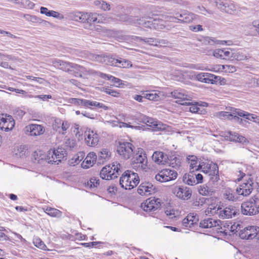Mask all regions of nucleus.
Here are the masks:
<instances>
[{
    "mask_svg": "<svg viewBox=\"0 0 259 259\" xmlns=\"http://www.w3.org/2000/svg\"><path fill=\"white\" fill-rule=\"evenodd\" d=\"M52 63L55 67L67 72L75 76L82 77V74H90L92 73V70H87L85 67L75 63L59 59L53 60Z\"/></svg>",
    "mask_w": 259,
    "mask_h": 259,
    "instance_id": "nucleus-1",
    "label": "nucleus"
},
{
    "mask_svg": "<svg viewBox=\"0 0 259 259\" xmlns=\"http://www.w3.org/2000/svg\"><path fill=\"white\" fill-rule=\"evenodd\" d=\"M139 181L138 174L131 170H126L120 177L119 184L126 190H131L139 184Z\"/></svg>",
    "mask_w": 259,
    "mask_h": 259,
    "instance_id": "nucleus-2",
    "label": "nucleus"
},
{
    "mask_svg": "<svg viewBox=\"0 0 259 259\" xmlns=\"http://www.w3.org/2000/svg\"><path fill=\"white\" fill-rule=\"evenodd\" d=\"M200 169L202 172L208 175L209 181L212 183H217L220 180L219 167L216 163L212 162H202Z\"/></svg>",
    "mask_w": 259,
    "mask_h": 259,
    "instance_id": "nucleus-3",
    "label": "nucleus"
},
{
    "mask_svg": "<svg viewBox=\"0 0 259 259\" xmlns=\"http://www.w3.org/2000/svg\"><path fill=\"white\" fill-rule=\"evenodd\" d=\"M259 198L255 196V194L252 196L248 200L243 202L241 206V211L243 215L252 216L257 214L256 203Z\"/></svg>",
    "mask_w": 259,
    "mask_h": 259,
    "instance_id": "nucleus-4",
    "label": "nucleus"
},
{
    "mask_svg": "<svg viewBox=\"0 0 259 259\" xmlns=\"http://www.w3.org/2000/svg\"><path fill=\"white\" fill-rule=\"evenodd\" d=\"M146 154L141 152L135 154L132 159V166L137 171L146 170L148 168Z\"/></svg>",
    "mask_w": 259,
    "mask_h": 259,
    "instance_id": "nucleus-5",
    "label": "nucleus"
},
{
    "mask_svg": "<svg viewBox=\"0 0 259 259\" xmlns=\"http://www.w3.org/2000/svg\"><path fill=\"white\" fill-rule=\"evenodd\" d=\"M120 164L114 163L112 166L106 165L100 171V177L104 180H109L117 177L120 170Z\"/></svg>",
    "mask_w": 259,
    "mask_h": 259,
    "instance_id": "nucleus-6",
    "label": "nucleus"
},
{
    "mask_svg": "<svg viewBox=\"0 0 259 259\" xmlns=\"http://www.w3.org/2000/svg\"><path fill=\"white\" fill-rule=\"evenodd\" d=\"M134 146L129 142H119L117 147V152L121 158L128 159L131 158L134 153Z\"/></svg>",
    "mask_w": 259,
    "mask_h": 259,
    "instance_id": "nucleus-7",
    "label": "nucleus"
},
{
    "mask_svg": "<svg viewBox=\"0 0 259 259\" xmlns=\"http://www.w3.org/2000/svg\"><path fill=\"white\" fill-rule=\"evenodd\" d=\"M178 176L176 171L168 168L163 169L155 176L156 181L160 182H166L175 180Z\"/></svg>",
    "mask_w": 259,
    "mask_h": 259,
    "instance_id": "nucleus-8",
    "label": "nucleus"
},
{
    "mask_svg": "<svg viewBox=\"0 0 259 259\" xmlns=\"http://www.w3.org/2000/svg\"><path fill=\"white\" fill-rule=\"evenodd\" d=\"M253 181L252 178L248 177L245 182L240 185L236 189V192L239 195L247 197L249 196L253 190Z\"/></svg>",
    "mask_w": 259,
    "mask_h": 259,
    "instance_id": "nucleus-9",
    "label": "nucleus"
},
{
    "mask_svg": "<svg viewBox=\"0 0 259 259\" xmlns=\"http://www.w3.org/2000/svg\"><path fill=\"white\" fill-rule=\"evenodd\" d=\"M141 121L147 126L151 127L153 131H164L167 127L166 124L146 116H143L141 117Z\"/></svg>",
    "mask_w": 259,
    "mask_h": 259,
    "instance_id": "nucleus-10",
    "label": "nucleus"
},
{
    "mask_svg": "<svg viewBox=\"0 0 259 259\" xmlns=\"http://www.w3.org/2000/svg\"><path fill=\"white\" fill-rule=\"evenodd\" d=\"M171 96L175 99H177L176 102L183 105H188L191 104L190 96L186 93L185 91L182 89L176 90L170 93Z\"/></svg>",
    "mask_w": 259,
    "mask_h": 259,
    "instance_id": "nucleus-11",
    "label": "nucleus"
},
{
    "mask_svg": "<svg viewBox=\"0 0 259 259\" xmlns=\"http://www.w3.org/2000/svg\"><path fill=\"white\" fill-rule=\"evenodd\" d=\"M258 228L255 226H249L240 230L238 235L242 239H252L257 234Z\"/></svg>",
    "mask_w": 259,
    "mask_h": 259,
    "instance_id": "nucleus-12",
    "label": "nucleus"
},
{
    "mask_svg": "<svg viewBox=\"0 0 259 259\" xmlns=\"http://www.w3.org/2000/svg\"><path fill=\"white\" fill-rule=\"evenodd\" d=\"M172 192L177 197L183 200H188L192 195L191 189L184 186H175L173 188Z\"/></svg>",
    "mask_w": 259,
    "mask_h": 259,
    "instance_id": "nucleus-13",
    "label": "nucleus"
},
{
    "mask_svg": "<svg viewBox=\"0 0 259 259\" xmlns=\"http://www.w3.org/2000/svg\"><path fill=\"white\" fill-rule=\"evenodd\" d=\"M15 121L12 116L0 114V128L6 132L12 130L15 125Z\"/></svg>",
    "mask_w": 259,
    "mask_h": 259,
    "instance_id": "nucleus-14",
    "label": "nucleus"
},
{
    "mask_svg": "<svg viewBox=\"0 0 259 259\" xmlns=\"http://www.w3.org/2000/svg\"><path fill=\"white\" fill-rule=\"evenodd\" d=\"M218 210L219 216L221 219H229L236 216L239 214V209L234 206L229 205L223 209L219 207Z\"/></svg>",
    "mask_w": 259,
    "mask_h": 259,
    "instance_id": "nucleus-15",
    "label": "nucleus"
},
{
    "mask_svg": "<svg viewBox=\"0 0 259 259\" xmlns=\"http://www.w3.org/2000/svg\"><path fill=\"white\" fill-rule=\"evenodd\" d=\"M85 141L87 145L92 147L97 146L99 142L98 134L92 130H89L85 132Z\"/></svg>",
    "mask_w": 259,
    "mask_h": 259,
    "instance_id": "nucleus-16",
    "label": "nucleus"
},
{
    "mask_svg": "<svg viewBox=\"0 0 259 259\" xmlns=\"http://www.w3.org/2000/svg\"><path fill=\"white\" fill-rule=\"evenodd\" d=\"M158 199L149 198L141 205V208L145 211H151L160 208L161 204Z\"/></svg>",
    "mask_w": 259,
    "mask_h": 259,
    "instance_id": "nucleus-17",
    "label": "nucleus"
},
{
    "mask_svg": "<svg viewBox=\"0 0 259 259\" xmlns=\"http://www.w3.org/2000/svg\"><path fill=\"white\" fill-rule=\"evenodd\" d=\"M176 16L170 17L171 19H178L179 22L190 23L195 19L196 15L186 10H182L180 13L175 14Z\"/></svg>",
    "mask_w": 259,
    "mask_h": 259,
    "instance_id": "nucleus-18",
    "label": "nucleus"
},
{
    "mask_svg": "<svg viewBox=\"0 0 259 259\" xmlns=\"http://www.w3.org/2000/svg\"><path fill=\"white\" fill-rule=\"evenodd\" d=\"M155 187L150 182H143L139 186L137 192L141 196H149L155 192Z\"/></svg>",
    "mask_w": 259,
    "mask_h": 259,
    "instance_id": "nucleus-19",
    "label": "nucleus"
},
{
    "mask_svg": "<svg viewBox=\"0 0 259 259\" xmlns=\"http://www.w3.org/2000/svg\"><path fill=\"white\" fill-rule=\"evenodd\" d=\"M65 152L62 148H58L52 152L51 156H48V163L58 164L65 157Z\"/></svg>",
    "mask_w": 259,
    "mask_h": 259,
    "instance_id": "nucleus-20",
    "label": "nucleus"
},
{
    "mask_svg": "<svg viewBox=\"0 0 259 259\" xmlns=\"http://www.w3.org/2000/svg\"><path fill=\"white\" fill-rule=\"evenodd\" d=\"M44 132V127L39 124H30L25 127V133L30 136H38Z\"/></svg>",
    "mask_w": 259,
    "mask_h": 259,
    "instance_id": "nucleus-21",
    "label": "nucleus"
},
{
    "mask_svg": "<svg viewBox=\"0 0 259 259\" xmlns=\"http://www.w3.org/2000/svg\"><path fill=\"white\" fill-rule=\"evenodd\" d=\"M96 59L97 61L107 65L116 66L117 65V58L113 55H98Z\"/></svg>",
    "mask_w": 259,
    "mask_h": 259,
    "instance_id": "nucleus-22",
    "label": "nucleus"
},
{
    "mask_svg": "<svg viewBox=\"0 0 259 259\" xmlns=\"http://www.w3.org/2000/svg\"><path fill=\"white\" fill-rule=\"evenodd\" d=\"M152 159L158 164H165L168 162V156L161 151H155L152 156Z\"/></svg>",
    "mask_w": 259,
    "mask_h": 259,
    "instance_id": "nucleus-23",
    "label": "nucleus"
},
{
    "mask_svg": "<svg viewBox=\"0 0 259 259\" xmlns=\"http://www.w3.org/2000/svg\"><path fill=\"white\" fill-rule=\"evenodd\" d=\"M162 16L153 15L151 17L152 23H151V27L149 28H153L155 29L160 30L163 29L165 26V21L162 19Z\"/></svg>",
    "mask_w": 259,
    "mask_h": 259,
    "instance_id": "nucleus-24",
    "label": "nucleus"
},
{
    "mask_svg": "<svg viewBox=\"0 0 259 259\" xmlns=\"http://www.w3.org/2000/svg\"><path fill=\"white\" fill-rule=\"evenodd\" d=\"M97 159V155L94 152L89 153L81 163V167L83 168H89L92 166Z\"/></svg>",
    "mask_w": 259,
    "mask_h": 259,
    "instance_id": "nucleus-25",
    "label": "nucleus"
},
{
    "mask_svg": "<svg viewBox=\"0 0 259 259\" xmlns=\"http://www.w3.org/2000/svg\"><path fill=\"white\" fill-rule=\"evenodd\" d=\"M135 18V23H132V24H134L136 26H141L145 28H150L151 27L150 25L152 23L151 17L145 16L140 18H138L137 17H134Z\"/></svg>",
    "mask_w": 259,
    "mask_h": 259,
    "instance_id": "nucleus-26",
    "label": "nucleus"
},
{
    "mask_svg": "<svg viewBox=\"0 0 259 259\" xmlns=\"http://www.w3.org/2000/svg\"><path fill=\"white\" fill-rule=\"evenodd\" d=\"M220 221H218L212 218H207L201 221L199 223V226L201 228L208 229L219 226Z\"/></svg>",
    "mask_w": 259,
    "mask_h": 259,
    "instance_id": "nucleus-27",
    "label": "nucleus"
},
{
    "mask_svg": "<svg viewBox=\"0 0 259 259\" xmlns=\"http://www.w3.org/2000/svg\"><path fill=\"white\" fill-rule=\"evenodd\" d=\"M234 114H237L240 117H245L246 119L253 121L255 122H259V116L255 114H250L240 109H234Z\"/></svg>",
    "mask_w": 259,
    "mask_h": 259,
    "instance_id": "nucleus-28",
    "label": "nucleus"
},
{
    "mask_svg": "<svg viewBox=\"0 0 259 259\" xmlns=\"http://www.w3.org/2000/svg\"><path fill=\"white\" fill-rule=\"evenodd\" d=\"M187 159L190 164V171L193 172L194 171H198L200 169L202 166V163L199 164L198 165L197 164V158L194 155H189L187 157Z\"/></svg>",
    "mask_w": 259,
    "mask_h": 259,
    "instance_id": "nucleus-29",
    "label": "nucleus"
},
{
    "mask_svg": "<svg viewBox=\"0 0 259 259\" xmlns=\"http://www.w3.org/2000/svg\"><path fill=\"white\" fill-rule=\"evenodd\" d=\"M137 39L140 41H144L146 43H148L150 45L158 46L159 45L160 46H165L167 45L168 42L163 39L159 40L155 39L153 38H142L141 37H137Z\"/></svg>",
    "mask_w": 259,
    "mask_h": 259,
    "instance_id": "nucleus-30",
    "label": "nucleus"
},
{
    "mask_svg": "<svg viewBox=\"0 0 259 259\" xmlns=\"http://www.w3.org/2000/svg\"><path fill=\"white\" fill-rule=\"evenodd\" d=\"M213 56L222 59H231V52L226 49H216L213 51Z\"/></svg>",
    "mask_w": 259,
    "mask_h": 259,
    "instance_id": "nucleus-31",
    "label": "nucleus"
},
{
    "mask_svg": "<svg viewBox=\"0 0 259 259\" xmlns=\"http://www.w3.org/2000/svg\"><path fill=\"white\" fill-rule=\"evenodd\" d=\"M92 13L80 12L79 16V20L78 22L81 23H87L91 24L93 20H96Z\"/></svg>",
    "mask_w": 259,
    "mask_h": 259,
    "instance_id": "nucleus-32",
    "label": "nucleus"
},
{
    "mask_svg": "<svg viewBox=\"0 0 259 259\" xmlns=\"http://www.w3.org/2000/svg\"><path fill=\"white\" fill-rule=\"evenodd\" d=\"M245 27L249 29L248 34L253 35L255 33L258 35L259 32V20H256L253 21L251 24L245 25Z\"/></svg>",
    "mask_w": 259,
    "mask_h": 259,
    "instance_id": "nucleus-33",
    "label": "nucleus"
},
{
    "mask_svg": "<svg viewBox=\"0 0 259 259\" xmlns=\"http://www.w3.org/2000/svg\"><path fill=\"white\" fill-rule=\"evenodd\" d=\"M224 199L232 201H236L238 197L234 195L233 191L230 188H225L223 192Z\"/></svg>",
    "mask_w": 259,
    "mask_h": 259,
    "instance_id": "nucleus-34",
    "label": "nucleus"
},
{
    "mask_svg": "<svg viewBox=\"0 0 259 259\" xmlns=\"http://www.w3.org/2000/svg\"><path fill=\"white\" fill-rule=\"evenodd\" d=\"M250 58V56L249 55H246L241 52H231V60H232L242 61L249 59Z\"/></svg>",
    "mask_w": 259,
    "mask_h": 259,
    "instance_id": "nucleus-35",
    "label": "nucleus"
},
{
    "mask_svg": "<svg viewBox=\"0 0 259 259\" xmlns=\"http://www.w3.org/2000/svg\"><path fill=\"white\" fill-rule=\"evenodd\" d=\"M198 191L200 194L204 196L211 195L214 192L213 188L207 186L206 185L200 186Z\"/></svg>",
    "mask_w": 259,
    "mask_h": 259,
    "instance_id": "nucleus-36",
    "label": "nucleus"
},
{
    "mask_svg": "<svg viewBox=\"0 0 259 259\" xmlns=\"http://www.w3.org/2000/svg\"><path fill=\"white\" fill-rule=\"evenodd\" d=\"M117 60V62L116 67L128 68L130 67H132L133 66L132 62L128 60H126L121 58H118Z\"/></svg>",
    "mask_w": 259,
    "mask_h": 259,
    "instance_id": "nucleus-37",
    "label": "nucleus"
},
{
    "mask_svg": "<svg viewBox=\"0 0 259 259\" xmlns=\"http://www.w3.org/2000/svg\"><path fill=\"white\" fill-rule=\"evenodd\" d=\"M145 98L150 101H158L160 99V92L157 93L156 91H152L149 93H143Z\"/></svg>",
    "mask_w": 259,
    "mask_h": 259,
    "instance_id": "nucleus-38",
    "label": "nucleus"
},
{
    "mask_svg": "<svg viewBox=\"0 0 259 259\" xmlns=\"http://www.w3.org/2000/svg\"><path fill=\"white\" fill-rule=\"evenodd\" d=\"M93 15H95L94 17L96 18V20H93V22H96L98 23H107L109 22V19L107 16L105 14H98L97 13H93Z\"/></svg>",
    "mask_w": 259,
    "mask_h": 259,
    "instance_id": "nucleus-39",
    "label": "nucleus"
},
{
    "mask_svg": "<svg viewBox=\"0 0 259 259\" xmlns=\"http://www.w3.org/2000/svg\"><path fill=\"white\" fill-rule=\"evenodd\" d=\"M45 212L53 217L59 218L62 215V212L61 211L56 208L52 207L47 208L46 209Z\"/></svg>",
    "mask_w": 259,
    "mask_h": 259,
    "instance_id": "nucleus-40",
    "label": "nucleus"
},
{
    "mask_svg": "<svg viewBox=\"0 0 259 259\" xmlns=\"http://www.w3.org/2000/svg\"><path fill=\"white\" fill-rule=\"evenodd\" d=\"M99 159L104 160H107L111 156V152L107 149H103L98 154Z\"/></svg>",
    "mask_w": 259,
    "mask_h": 259,
    "instance_id": "nucleus-41",
    "label": "nucleus"
},
{
    "mask_svg": "<svg viewBox=\"0 0 259 259\" xmlns=\"http://www.w3.org/2000/svg\"><path fill=\"white\" fill-rule=\"evenodd\" d=\"M209 73L201 72L196 75V78L199 81L209 83Z\"/></svg>",
    "mask_w": 259,
    "mask_h": 259,
    "instance_id": "nucleus-42",
    "label": "nucleus"
},
{
    "mask_svg": "<svg viewBox=\"0 0 259 259\" xmlns=\"http://www.w3.org/2000/svg\"><path fill=\"white\" fill-rule=\"evenodd\" d=\"M15 2L21 4L23 8L27 9H32L35 6V4L29 0H15Z\"/></svg>",
    "mask_w": 259,
    "mask_h": 259,
    "instance_id": "nucleus-43",
    "label": "nucleus"
},
{
    "mask_svg": "<svg viewBox=\"0 0 259 259\" xmlns=\"http://www.w3.org/2000/svg\"><path fill=\"white\" fill-rule=\"evenodd\" d=\"M117 17H118V19L120 21L128 22L130 24L135 23V18L126 14L119 15L117 16Z\"/></svg>",
    "mask_w": 259,
    "mask_h": 259,
    "instance_id": "nucleus-44",
    "label": "nucleus"
},
{
    "mask_svg": "<svg viewBox=\"0 0 259 259\" xmlns=\"http://www.w3.org/2000/svg\"><path fill=\"white\" fill-rule=\"evenodd\" d=\"M94 4L99 7V8L104 11H109L110 10V5L104 1H96Z\"/></svg>",
    "mask_w": 259,
    "mask_h": 259,
    "instance_id": "nucleus-45",
    "label": "nucleus"
},
{
    "mask_svg": "<svg viewBox=\"0 0 259 259\" xmlns=\"http://www.w3.org/2000/svg\"><path fill=\"white\" fill-rule=\"evenodd\" d=\"M183 181L185 183L191 186L196 184L195 177L192 174H188L187 176H184L183 177Z\"/></svg>",
    "mask_w": 259,
    "mask_h": 259,
    "instance_id": "nucleus-46",
    "label": "nucleus"
},
{
    "mask_svg": "<svg viewBox=\"0 0 259 259\" xmlns=\"http://www.w3.org/2000/svg\"><path fill=\"white\" fill-rule=\"evenodd\" d=\"M100 76L101 77H102V78H107L108 80H111V81L118 84V86L120 85V82L121 81V80L118 78H116V77H115L113 76H112L111 75L103 73H100Z\"/></svg>",
    "mask_w": 259,
    "mask_h": 259,
    "instance_id": "nucleus-47",
    "label": "nucleus"
},
{
    "mask_svg": "<svg viewBox=\"0 0 259 259\" xmlns=\"http://www.w3.org/2000/svg\"><path fill=\"white\" fill-rule=\"evenodd\" d=\"M24 18H25L27 20L31 21L33 23H41L44 22L45 23H48L47 21L42 20L39 17H37L35 16H32L30 15H25Z\"/></svg>",
    "mask_w": 259,
    "mask_h": 259,
    "instance_id": "nucleus-48",
    "label": "nucleus"
},
{
    "mask_svg": "<svg viewBox=\"0 0 259 259\" xmlns=\"http://www.w3.org/2000/svg\"><path fill=\"white\" fill-rule=\"evenodd\" d=\"M100 180L98 179L96 177L91 178L89 181L87 183V186L90 188H97L98 186H99Z\"/></svg>",
    "mask_w": 259,
    "mask_h": 259,
    "instance_id": "nucleus-49",
    "label": "nucleus"
},
{
    "mask_svg": "<svg viewBox=\"0 0 259 259\" xmlns=\"http://www.w3.org/2000/svg\"><path fill=\"white\" fill-rule=\"evenodd\" d=\"M33 243L36 247L40 249L45 250L46 248V245L44 243V242L42 241V240L37 237H34L33 238Z\"/></svg>",
    "mask_w": 259,
    "mask_h": 259,
    "instance_id": "nucleus-50",
    "label": "nucleus"
},
{
    "mask_svg": "<svg viewBox=\"0 0 259 259\" xmlns=\"http://www.w3.org/2000/svg\"><path fill=\"white\" fill-rule=\"evenodd\" d=\"M102 92L106 93V94L114 97H118L119 96V93L117 91L111 89L108 87H103L101 90Z\"/></svg>",
    "mask_w": 259,
    "mask_h": 259,
    "instance_id": "nucleus-51",
    "label": "nucleus"
},
{
    "mask_svg": "<svg viewBox=\"0 0 259 259\" xmlns=\"http://www.w3.org/2000/svg\"><path fill=\"white\" fill-rule=\"evenodd\" d=\"M226 7V8L225 10V12L227 13L231 14L237 9V6L232 2H227Z\"/></svg>",
    "mask_w": 259,
    "mask_h": 259,
    "instance_id": "nucleus-52",
    "label": "nucleus"
},
{
    "mask_svg": "<svg viewBox=\"0 0 259 259\" xmlns=\"http://www.w3.org/2000/svg\"><path fill=\"white\" fill-rule=\"evenodd\" d=\"M27 152V149L25 146L21 145L19 147L16 152V155L20 157H22L25 156Z\"/></svg>",
    "mask_w": 259,
    "mask_h": 259,
    "instance_id": "nucleus-53",
    "label": "nucleus"
},
{
    "mask_svg": "<svg viewBox=\"0 0 259 259\" xmlns=\"http://www.w3.org/2000/svg\"><path fill=\"white\" fill-rule=\"evenodd\" d=\"M187 218L189 221L190 225L193 226L195 224H197L198 222V217L196 214L193 213H190L187 216Z\"/></svg>",
    "mask_w": 259,
    "mask_h": 259,
    "instance_id": "nucleus-54",
    "label": "nucleus"
},
{
    "mask_svg": "<svg viewBox=\"0 0 259 259\" xmlns=\"http://www.w3.org/2000/svg\"><path fill=\"white\" fill-rule=\"evenodd\" d=\"M84 153L83 152H80L77 154L76 155H75L73 158H72L71 162L72 164L74 165L78 164L83 158Z\"/></svg>",
    "mask_w": 259,
    "mask_h": 259,
    "instance_id": "nucleus-55",
    "label": "nucleus"
},
{
    "mask_svg": "<svg viewBox=\"0 0 259 259\" xmlns=\"http://www.w3.org/2000/svg\"><path fill=\"white\" fill-rule=\"evenodd\" d=\"M62 120L59 118H56L54 120L53 123V128L56 131H58L59 133H61L60 130L61 124Z\"/></svg>",
    "mask_w": 259,
    "mask_h": 259,
    "instance_id": "nucleus-56",
    "label": "nucleus"
},
{
    "mask_svg": "<svg viewBox=\"0 0 259 259\" xmlns=\"http://www.w3.org/2000/svg\"><path fill=\"white\" fill-rule=\"evenodd\" d=\"M33 158L35 160V162L39 163L41 160L45 158V155L40 153V151H35L33 154Z\"/></svg>",
    "mask_w": 259,
    "mask_h": 259,
    "instance_id": "nucleus-57",
    "label": "nucleus"
},
{
    "mask_svg": "<svg viewBox=\"0 0 259 259\" xmlns=\"http://www.w3.org/2000/svg\"><path fill=\"white\" fill-rule=\"evenodd\" d=\"M169 164L174 168H178L181 165V161L179 158L175 157L170 160Z\"/></svg>",
    "mask_w": 259,
    "mask_h": 259,
    "instance_id": "nucleus-58",
    "label": "nucleus"
},
{
    "mask_svg": "<svg viewBox=\"0 0 259 259\" xmlns=\"http://www.w3.org/2000/svg\"><path fill=\"white\" fill-rule=\"evenodd\" d=\"M69 127L70 124L68 121L62 120L60 127V130L61 131V133L65 134L66 133V131Z\"/></svg>",
    "mask_w": 259,
    "mask_h": 259,
    "instance_id": "nucleus-59",
    "label": "nucleus"
},
{
    "mask_svg": "<svg viewBox=\"0 0 259 259\" xmlns=\"http://www.w3.org/2000/svg\"><path fill=\"white\" fill-rule=\"evenodd\" d=\"M223 71L233 73L236 71V67L231 65H223Z\"/></svg>",
    "mask_w": 259,
    "mask_h": 259,
    "instance_id": "nucleus-60",
    "label": "nucleus"
},
{
    "mask_svg": "<svg viewBox=\"0 0 259 259\" xmlns=\"http://www.w3.org/2000/svg\"><path fill=\"white\" fill-rule=\"evenodd\" d=\"M208 77L209 79H210L209 83L211 84L217 83L220 81V80L221 79L220 76H217L210 73H209V75H208Z\"/></svg>",
    "mask_w": 259,
    "mask_h": 259,
    "instance_id": "nucleus-61",
    "label": "nucleus"
},
{
    "mask_svg": "<svg viewBox=\"0 0 259 259\" xmlns=\"http://www.w3.org/2000/svg\"><path fill=\"white\" fill-rule=\"evenodd\" d=\"M230 113L226 111H221L218 113V116L220 118L226 117L228 119H232L233 114H232V111H231Z\"/></svg>",
    "mask_w": 259,
    "mask_h": 259,
    "instance_id": "nucleus-62",
    "label": "nucleus"
},
{
    "mask_svg": "<svg viewBox=\"0 0 259 259\" xmlns=\"http://www.w3.org/2000/svg\"><path fill=\"white\" fill-rule=\"evenodd\" d=\"M215 6L218 8L220 9L222 11H225L226 9V6L227 5V1L223 2L221 0H217L215 2Z\"/></svg>",
    "mask_w": 259,
    "mask_h": 259,
    "instance_id": "nucleus-63",
    "label": "nucleus"
},
{
    "mask_svg": "<svg viewBox=\"0 0 259 259\" xmlns=\"http://www.w3.org/2000/svg\"><path fill=\"white\" fill-rule=\"evenodd\" d=\"M49 17H53L60 20L64 18V17L62 14L53 10L51 11L49 14Z\"/></svg>",
    "mask_w": 259,
    "mask_h": 259,
    "instance_id": "nucleus-64",
    "label": "nucleus"
}]
</instances>
